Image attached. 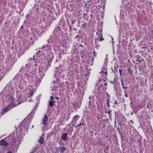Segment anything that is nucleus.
<instances>
[{"label":"nucleus","instance_id":"obj_1","mask_svg":"<svg viewBox=\"0 0 153 153\" xmlns=\"http://www.w3.org/2000/svg\"><path fill=\"white\" fill-rule=\"evenodd\" d=\"M16 100L13 98V97H11L10 98L9 100V102L10 104L8 105L7 107H6L3 109L2 111L0 112V114L1 116H2L6 112L10 109L17 106V105H19V103H16Z\"/></svg>","mask_w":153,"mask_h":153},{"label":"nucleus","instance_id":"obj_2","mask_svg":"<svg viewBox=\"0 0 153 153\" xmlns=\"http://www.w3.org/2000/svg\"><path fill=\"white\" fill-rule=\"evenodd\" d=\"M48 117L46 114H45L42 122V124H44L43 126V130L45 129L48 126Z\"/></svg>","mask_w":153,"mask_h":153},{"label":"nucleus","instance_id":"obj_3","mask_svg":"<svg viewBox=\"0 0 153 153\" xmlns=\"http://www.w3.org/2000/svg\"><path fill=\"white\" fill-rule=\"evenodd\" d=\"M141 56H136V61L137 63H136V64L137 65L139 64L140 63H141L142 61H143V59H141Z\"/></svg>","mask_w":153,"mask_h":153},{"label":"nucleus","instance_id":"obj_4","mask_svg":"<svg viewBox=\"0 0 153 153\" xmlns=\"http://www.w3.org/2000/svg\"><path fill=\"white\" fill-rule=\"evenodd\" d=\"M9 139L10 140H11V141L13 143H15L16 140V139L15 137L11 136V135L9 137Z\"/></svg>","mask_w":153,"mask_h":153},{"label":"nucleus","instance_id":"obj_5","mask_svg":"<svg viewBox=\"0 0 153 153\" xmlns=\"http://www.w3.org/2000/svg\"><path fill=\"white\" fill-rule=\"evenodd\" d=\"M8 144V143L4 140H1L0 141V145H4L6 146Z\"/></svg>","mask_w":153,"mask_h":153},{"label":"nucleus","instance_id":"obj_6","mask_svg":"<svg viewBox=\"0 0 153 153\" xmlns=\"http://www.w3.org/2000/svg\"><path fill=\"white\" fill-rule=\"evenodd\" d=\"M67 133H64L62 136V138L64 141H65L66 140L67 138Z\"/></svg>","mask_w":153,"mask_h":153},{"label":"nucleus","instance_id":"obj_7","mask_svg":"<svg viewBox=\"0 0 153 153\" xmlns=\"http://www.w3.org/2000/svg\"><path fill=\"white\" fill-rule=\"evenodd\" d=\"M44 139L42 137L40 136V139L38 141L39 143L41 144H43L44 143Z\"/></svg>","mask_w":153,"mask_h":153},{"label":"nucleus","instance_id":"obj_8","mask_svg":"<svg viewBox=\"0 0 153 153\" xmlns=\"http://www.w3.org/2000/svg\"><path fill=\"white\" fill-rule=\"evenodd\" d=\"M66 150V149L64 147H60L59 149L61 153H63L64 151Z\"/></svg>","mask_w":153,"mask_h":153},{"label":"nucleus","instance_id":"obj_9","mask_svg":"<svg viewBox=\"0 0 153 153\" xmlns=\"http://www.w3.org/2000/svg\"><path fill=\"white\" fill-rule=\"evenodd\" d=\"M95 41V45H96V46H95V47L97 48L98 49L99 48V47L100 46V45L98 44V43L97 42V39L95 40V39H94Z\"/></svg>","mask_w":153,"mask_h":153},{"label":"nucleus","instance_id":"obj_10","mask_svg":"<svg viewBox=\"0 0 153 153\" xmlns=\"http://www.w3.org/2000/svg\"><path fill=\"white\" fill-rule=\"evenodd\" d=\"M121 83L123 89H127L128 88L126 86H125L123 81L121 80Z\"/></svg>","mask_w":153,"mask_h":153},{"label":"nucleus","instance_id":"obj_11","mask_svg":"<svg viewBox=\"0 0 153 153\" xmlns=\"http://www.w3.org/2000/svg\"><path fill=\"white\" fill-rule=\"evenodd\" d=\"M118 69V68L117 67H116L115 66H114V72L115 74H117L118 73L117 70Z\"/></svg>","mask_w":153,"mask_h":153},{"label":"nucleus","instance_id":"obj_12","mask_svg":"<svg viewBox=\"0 0 153 153\" xmlns=\"http://www.w3.org/2000/svg\"><path fill=\"white\" fill-rule=\"evenodd\" d=\"M79 117H80L78 115H76L74 117L73 119L75 120V121H76L79 119Z\"/></svg>","mask_w":153,"mask_h":153},{"label":"nucleus","instance_id":"obj_13","mask_svg":"<svg viewBox=\"0 0 153 153\" xmlns=\"http://www.w3.org/2000/svg\"><path fill=\"white\" fill-rule=\"evenodd\" d=\"M128 72L130 74H132V71L133 70L131 69V68L129 67L128 68Z\"/></svg>","mask_w":153,"mask_h":153},{"label":"nucleus","instance_id":"obj_14","mask_svg":"<svg viewBox=\"0 0 153 153\" xmlns=\"http://www.w3.org/2000/svg\"><path fill=\"white\" fill-rule=\"evenodd\" d=\"M33 94V91H31L28 94V97H32Z\"/></svg>","mask_w":153,"mask_h":153},{"label":"nucleus","instance_id":"obj_15","mask_svg":"<svg viewBox=\"0 0 153 153\" xmlns=\"http://www.w3.org/2000/svg\"><path fill=\"white\" fill-rule=\"evenodd\" d=\"M54 105V103L52 101H49V105L51 107H52Z\"/></svg>","mask_w":153,"mask_h":153},{"label":"nucleus","instance_id":"obj_16","mask_svg":"<svg viewBox=\"0 0 153 153\" xmlns=\"http://www.w3.org/2000/svg\"><path fill=\"white\" fill-rule=\"evenodd\" d=\"M87 23L86 22H84V23L82 25V26L84 28H86L87 27L86 26Z\"/></svg>","mask_w":153,"mask_h":153},{"label":"nucleus","instance_id":"obj_17","mask_svg":"<svg viewBox=\"0 0 153 153\" xmlns=\"http://www.w3.org/2000/svg\"><path fill=\"white\" fill-rule=\"evenodd\" d=\"M85 123H81L79 124L78 125V126H85Z\"/></svg>","mask_w":153,"mask_h":153},{"label":"nucleus","instance_id":"obj_18","mask_svg":"<svg viewBox=\"0 0 153 153\" xmlns=\"http://www.w3.org/2000/svg\"><path fill=\"white\" fill-rule=\"evenodd\" d=\"M109 99H110V98H108V102L107 103V107H109L110 106V105H109V102L110 101L109 100Z\"/></svg>","mask_w":153,"mask_h":153},{"label":"nucleus","instance_id":"obj_19","mask_svg":"<svg viewBox=\"0 0 153 153\" xmlns=\"http://www.w3.org/2000/svg\"><path fill=\"white\" fill-rule=\"evenodd\" d=\"M111 111V110L110 109H109V110H108V111L107 110H105V112L109 114H110Z\"/></svg>","mask_w":153,"mask_h":153},{"label":"nucleus","instance_id":"obj_20","mask_svg":"<svg viewBox=\"0 0 153 153\" xmlns=\"http://www.w3.org/2000/svg\"><path fill=\"white\" fill-rule=\"evenodd\" d=\"M89 74H90V73L89 72H87V73H85V76L86 77H88L89 76Z\"/></svg>","mask_w":153,"mask_h":153},{"label":"nucleus","instance_id":"obj_21","mask_svg":"<svg viewBox=\"0 0 153 153\" xmlns=\"http://www.w3.org/2000/svg\"><path fill=\"white\" fill-rule=\"evenodd\" d=\"M119 71L120 74V76H121L122 75V71L121 69H119Z\"/></svg>","mask_w":153,"mask_h":153},{"label":"nucleus","instance_id":"obj_22","mask_svg":"<svg viewBox=\"0 0 153 153\" xmlns=\"http://www.w3.org/2000/svg\"><path fill=\"white\" fill-rule=\"evenodd\" d=\"M115 81H116L115 79H114L113 81H110V82L111 83H112V84H114V82H115Z\"/></svg>","mask_w":153,"mask_h":153},{"label":"nucleus","instance_id":"obj_23","mask_svg":"<svg viewBox=\"0 0 153 153\" xmlns=\"http://www.w3.org/2000/svg\"><path fill=\"white\" fill-rule=\"evenodd\" d=\"M104 40V39L102 38V36L100 38L99 41H102Z\"/></svg>","mask_w":153,"mask_h":153},{"label":"nucleus","instance_id":"obj_24","mask_svg":"<svg viewBox=\"0 0 153 153\" xmlns=\"http://www.w3.org/2000/svg\"><path fill=\"white\" fill-rule=\"evenodd\" d=\"M75 38H77L78 39H80V36L79 35H77L76 36H75Z\"/></svg>","mask_w":153,"mask_h":153},{"label":"nucleus","instance_id":"obj_25","mask_svg":"<svg viewBox=\"0 0 153 153\" xmlns=\"http://www.w3.org/2000/svg\"><path fill=\"white\" fill-rule=\"evenodd\" d=\"M26 123V122L25 121H23L21 123V125H22L23 124H25Z\"/></svg>","mask_w":153,"mask_h":153},{"label":"nucleus","instance_id":"obj_26","mask_svg":"<svg viewBox=\"0 0 153 153\" xmlns=\"http://www.w3.org/2000/svg\"><path fill=\"white\" fill-rule=\"evenodd\" d=\"M85 121L84 119H83V118L81 119V123H85Z\"/></svg>","mask_w":153,"mask_h":153},{"label":"nucleus","instance_id":"obj_27","mask_svg":"<svg viewBox=\"0 0 153 153\" xmlns=\"http://www.w3.org/2000/svg\"><path fill=\"white\" fill-rule=\"evenodd\" d=\"M76 22V20H74V21H73L72 22V24L74 25V24Z\"/></svg>","mask_w":153,"mask_h":153},{"label":"nucleus","instance_id":"obj_28","mask_svg":"<svg viewBox=\"0 0 153 153\" xmlns=\"http://www.w3.org/2000/svg\"><path fill=\"white\" fill-rule=\"evenodd\" d=\"M45 47H46V46L45 45H44L42 46V47L41 48L42 49H44V48H45Z\"/></svg>","mask_w":153,"mask_h":153},{"label":"nucleus","instance_id":"obj_29","mask_svg":"<svg viewBox=\"0 0 153 153\" xmlns=\"http://www.w3.org/2000/svg\"><path fill=\"white\" fill-rule=\"evenodd\" d=\"M85 6L86 7V8H88L87 6H88V3H85Z\"/></svg>","mask_w":153,"mask_h":153},{"label":"nucleus","instance_id":"obj_30","mask_svg":"<svg viewBox=\"0 0 153 153\" xmlns=\"http://www.w3.org/2000/svg\"><path fill=\"white\" fill-rule=\"evenodd\" d=\"M124 92H125V97H128V95L126 93L125 91Z\"/></svg>","mask_w":153,"mask_h":153},{"label":"nucleus","instance_id":"obj_31","mask_svg":"<svg viewBox=\"0 0 153 153\" xmlns=\"http://www.w3.org/2000/svg\"><path fill=\"white\" fill-rule=\"evenodd\" d=\"M105 71H103L102 69V70L100 72V73H102V74H103V73H104V72H105Z\"/></svg>","mask_w":153,"mask_h":153},{"label":"nucleus","instance_id":"obj_32","mask_svg":"<svg viewBox=\"0 0 153 153\" xmlns=\"http://www.w3.org/2000/svg\"><path fill=\"white\" fill-rule=\"evenodd\" d=\"M104 74H105L106 76H107V71H105V72Z\"/></svg>","mask_w":153,"mask_h":153},{"label":"nucleus","instance_id":"obj_33","mask_svg":"<svg viewBox=\"0 0 153 153\" xmlns=\"http://www.w3.org/2000/svg\"><path fill=\"white\" fill-rule=\"evenodd\" d=\"M55 99H56V100H58L59 99V97H56L55 98Z\"/></svg>","mask_w":153,"mask_h":153},{"label":"nucleus","instance_id":"obj_34","mask_svg":"<svg viewBox=\"0 0 153 153\" xmlns=\"http://www.w3.org/2000/svg\"><path fill=\"white\" fill-rule=\"evenodd\" d=\"M117 101L116 100H115V102H114V104H117Z\"/></svg>","mask_w":153,"mask_h":153},{"label":"nucleus","instance_id":"obj_35","mask_svg":"<svg viewBox=\"0 0 153 153\" xmlns=\"http://www.w3.org/2000/svg\"><path fill=\"white\" fill-rule=\"evenodd\" d=\"M93 53H94V56H95V53H96V52L94 51H93Z\"/></svg>","mask_w":153,"mask_h":153},{"label":"nucleus","instance_id":"obj_36","mask_svg":"<svg viewBox=\"0 0 153 153\" xmlns=\"http://www.w3.org/2000/svg\"><path fill=\"white\" fill-rule=\"evenodd\" d=\"M91 96H90L89 97V99L90 100H91Z\"/></svg>","mask_w":153,"mask_h":153},{"label":"nucleus","instance_id":"obj_37","mask_svg":"<svg viewBox=\"0 0 153 153\" xmlns=\"http://www.w3.org/2000/svg\"><path fill=\"white\" fill-rule=\"evenodd\" d=\"M104 85H105V86H106L107 85V83L106 82H105L104 83Z\"/></svg>","mask_w":153,"mask_h":153},{"label":"nucleus","instance_id":"obj_38","mask_svg":"<svg viewBox=\"0 0 153 153\" xmlns=\"http://www.w3.org/2000/svg\"><path fill=\"white\" fill-rule=\"evenodd\" d=\"M130 122L131 123H132V124H133V121L131 120H130Z\"/></svg>","mask_w":153,"mask_h":153},{"label":"nucleus","instance_id":"obj_39","mask_svg":"<svg viewBox=\"0 0 153 153\" xmlns=\"http://www.w3.org/2000/svg\"><path fill=\"white\" fill-rule=\"evenodd\" d=\"M7 153H12L10 151H9Z\"/></svg>","mask_w":153,"mask_h":153},{"label":"nucleus","instance_id":"obj_40","mask_svg":"<svg viewBox=\"0 0 153 153\" xmlns=\"http://www.w3.org/2000/svg\"><path fill=\"white\" fill-rule=\"evenodd\" d=\"M51 99L53 100V97L51 96Z\"/></svg>","mask_w":153,"mask_h":153},{"label":"nucleus","instance_id":"obj_41","mask_svg":"<svg viewBox=\"0 0 153 153\" xmlns=\"http://www.w3.org/2000/svg\"><path fill=\"white\" fill-rule=\"evenodd\" d=\"M78 126H78V125H77V126H76V128H77Z\"/></svg>","mask_w":153,"mask_h":153},{"label":"nucleus","instance_id":"obj_42","mask_svg":"<svg viewBox=\"0 0 153 153\" xmlns=\"http://www.w3.org/2000/svg\"><path fill=\"white\" fill-rule=\"evenodd\" d=\"M78 33H81V30H79V32H78Z\"/></svg>","mask_w":153,"mask_h":153},{"label":"nucleus","instance_id":"obj_43","mask_svg":"<svg viewBox=\"0 0 153 153\" xmlns=\"http://www.w3.org/2000/svg\"><path fill=\"white\" fill-rule=\"evenodd\" d=\"M92 59H93V61H94V58L93 57H92Z\"/></svg>","mask_w":153,"mask_h":153},{"label":"nucleus","instance_id":"obj_44","mask_svg":"<svg viewBox=\"0 0 153 153\" xmlns=\"http://www.w3.org/2000/svg\"><path fill=\"white\" fill-rule=\"evenodd\" d=\"M131 115H133V112H131Z\"/></svg>","mask_w":153,"mask_h":153},{"label":"nucleus","instance_id":"obj_45","mask_svg":"<svg viewBox=\"0 0 153 153\" xmlns=\"http://www.w3.org/2000/svg\"><path fill=\"white\" fill-rule=\"evenodd\" d=\"M80 47H83V45H80Z\"/></svg>","mask_w":153,"mask_h":153},{"label":"nucleus","instance_id":"obj_46","mask_svg":"<svg viewBox=\"0 0 153 153\" xmlns=\"http://www.w3.org/2000/svg\"><path fill=\"white\" fill-rule=\"evenodd\" d=\"M74 30H76V29L75 28H74Z\"/></svg>","mask_w":153,"mask_h":153},{"label":"nucleus","instance_id":"obj_47","mask_svg":"<svg viewBox=\"0 0 153 153\" xmlns=\"http://www.w3.org/2000/svg\"><path fill=\"white\" fill-rule=\"evenodd\" d=\"M100 33H102V30H100Z\"/></svg>","mask_w":153,"mask_h":153},{"label":"nucleus","instance_id":"obj_48","mask_svg":"<svg viewBox=\"0 0 153 153\" xmlns=\"http://www.w3.org/2000/svg\"><path fill=\"white\" fill-rule=\"evenodd\" d=\"M101 86H102V87H103V84H102L101 85Z\"/></svg>","mask_w":153,"mask_h":153},{"label":"nucleus","instance_id":"obj_49","mask_svg":"<svg viewBox=\"0 0 153 153\" xmlns=\"http://www.w3.org/2000/svg\"><path fill=\"white\" fill-rule=\"evenodd\" d=\"M23 26H22L21 27V28H23Z\"/></svg>","mask_w":153,"mask_h":153},{"label":"nucleus","instance_id":"obj_50","mask_svg":"<svg viewBox=\"0 0 153 153\" xmlns=\"http://www.w3.org/2000/svg\"><path fill=\"white\" fill-rule=\"evenodd\" d=\"M53 83H54V84L55 83V81H53Z\"/></svg>","mask_w":153,"mask_h":153},{"label":"nucleus","instance_id":"obj_51","mask_svg":"<svg viewBox=\"0 0 153 153\" xmlns=\"http://www.w3.org/2000/svg\"><path fill=\"white\" fill-rule=\"evenodd\" d=\"M69 28H70V29H71V26H70V27Z\"/></svg>","mask_w":153,"mask_h":153},{"label":"nucleus","instance_id":"obj_52","mask_svg":"<svg viewBox=\"0 0 153 153\" xmlns=\"http://www.w3.org/2000/svg\"><path fill=\"white\" fill-rule=\"evenodd\" d=\"M146 47H143V48L144 49V48H145Z\"/></svg>","mask_w":153,"mask_h":153},{"label":"nucleus","instance_id":"obj_53","mask_svg":"<svg viewBox=\"0 0 153 153\" xmlns=\"http://www.w3.org/2000/svg\"><path fill=\"white\" fill-rule=\"evenodd\" d=\"M38 52H40V51H38L37 52V53H38ZM38 53H37V54H38Z\"/></svg>","mask_w":153,"mask_h":153},{"label":"nucleus","instance_id":"obj_54","mask_svg":"<svg viewBox=\"0 0 153 153\" xmlns=\"http://www.w3.org/2000/svg\"><path fill=\"white\" fill-rule=\"evenodd\" d=\"M91 17H92V15H91Z\"/></svg>","mask_w":153,"mask_h":153},{"label":"nucleus","instance_id":"obj_55","mask_svg":"<svg viewBox=\"0 0 153 153\" xmlns=\"http://www.w3.org/2000/svg\"><path fill=\"white\" fill-rule=\"evenodd\" d=\"M97 134V133H95V135H96V134Z\"/></svg>","mask_w":153,"mask_h":153},{"label":"nucleus","instance_id":"obj_56","mask_svg":"<svg viewBox=\"0 0 153 153\" xmlns=\"http://www.w3.org/2000/svg\"><path fill=\"white\" fill-rule=\"evenodd\" d=\"M112 70H113V68H112ZM113 71V72H114V71Z\"/></svg>","mask_w":153,"mask_h":153},{"label":"nucleus","instance_id":"obj_57","mask_svg":"<svg viewBox=\"0 0 153 153\" xmlns=\"http://www.w3.org/2000/svg\"><path fill=\"white\" fill-rule=\"evenodd\" d=\"M97 34H98V32H97Z\"/></svg>","mask_w":153,"mask_h":153},{"label":"nucleus","instance_id":"obj_58","mask_svg":"<svg viewBox=\"0 0 153 153\" xmlns=\"http://www.w3.org/2000/svg\"><path fill=\"white\" fill-rule=\"evenodd\" d=\"M112 40H113V38H112Z\"/></svg>","mask_w":153,"mask_h":153},{"label":"nucleus","instance_id":"obj_59","mask_svg":"<svg viewBox=\"0 0 153 153\" xmlns=\"http://www.w3.org/2000/svg\"><path fill=\"white\" fill-rule=\"evenodd\" d=\"M66 83H67V82H66Z\"/></svg>","mask_w":153,"mask_h":153},{"label":"nucleus","instance_id":"obj_60","mask_svg":"<svg viewBox=\"0 0 153 153\" xmlns=\"http://www.w3.org/2000/svg\"><path fill=\"white\" fill-rule=\"evenodd\" d=\"M89 102H91V101H90Z\"/></svg>","mask_w":153,"mask_h":153},{"label":"nucleus","instance_id":"obj_61","mask_svg":"<svg viewBox=\"0 0 153 153\" xmlns=\"http://www.w3.org/2000/svg\"><path fill=\"white\" fill-rule=\"evenodd\" d=\"M116 121H115V123H116Z\"/></svg>","mask_w":153,"mask_h":153}]
</instances>
